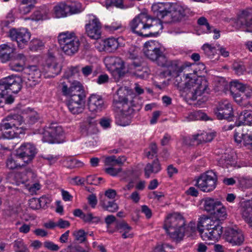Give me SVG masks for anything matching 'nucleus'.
I'll use <instances>...</instances> for the list:
<instances>
[{"instance_id": "47", "label": "nucleus", "mask_w": 252, "mask_h": 252, "mask_svg": "<svg viewBox=\"0 0 252 252\" xmlns=\"http://www.w3.org/2000/svg\"><path fill=\"white\" fill-rule=\"evenodd\" d=\"M26 73H28L35 79L40 81V77L42 74V70L39 69L36 65H31L26 68L25 71Z\"/></svg>"}, {"instance_id": "16", "label": "nucleus", "mask_w": 252, "mask_h": 252, "mask_svg": "<svg viewBox=\"0 0 252 252\" xmlns=\"http://www.w3.org/2000/svg\"><path fill=\"white\" fill-rule=\"evenodd\" d=\"M214 112L219 120L226 119L230 121L233 117V108L232 105L227 101L219 102Z\"/></svg>"}, {"instance_id": "4", "label": "nucleus", "mask_w": 252, "mask_h": 252, "mask_svg": "<svg viewBox=\"0 0 252 252\" xmlns=\"http://www.w3.org/2000/svg\"><path fill=\"white\" fill-rule=\"evenodd\" d=\"M130 31L139 36L149 37L153 35L150 29L154 27L162 28L160 20L152 17L148 14L141 13L135 17L129 23Z\"/></svg>"}, {"instance_id": "18", "label": "nucleus", "mask_w": 252, "mask_h": 252, "mask_svg": "<svg viewBox=\"0 0 252 252\" xmlns=\"http://www.w3.org/2000/svg\"><path fill=\"white\" fill-rule=\"evenodd\" d=\"M185 220L183 217L179 214L174 213L168 216L164 224V228H169L171 233L174 235L175 228L185 227Z\"/></svg>"}, {"instance_id": "34", "label": "nucleus", "mask_w": 252, "mask_h": 252, "mask_svg": "<svg viewBox=\"0 0 252 252\" xmlns=\"http://www.w3.org/2000/svg\"><path fill=\"white\" fill-rule=\"evenodd\" d=\"M54 12L57 18L65 17L69 15L65 1H62L57 3L54 7Z\"/></svg>"}, {"instance_id": "14", "label": "nucleus", "mask_w": 252, "mask_h": 252, "mask_svg": "<svg viewBox=\"0 0 252 252\" xmlns=\"http://www.w3.org/2000/svg\"><path fill=\"white\" fill-rule=\"evenodd\" d=\"M236 25L241 31L252 32V8H247L241 12L238 16Z\"/></svg>"}, {"instance_id": "40", "label": "nucleus", "mask_w": 252, "mask_h": 252, "mask_svg": "<svg viewBox=\"0 0 252 252\" xmlns=\"http://www.w3.org/2000/svg\"><path fill=\"white\" fill-rule=\"evenodd\" d=\"M204 202L203 206L204 210L207 212L210 213L211 214L215 210L218 204L220 202L215 200L213 198L207 197L203 200Z\"/></svg>"}, {"instance_id": "55", "label": "nucleus", "mask_w": 252, "mask_h": 252, "mask_svg": "<svg viewBox=\"0 0 252 252\" xmlns=\"http://www.w3.org/2000/svg\"><path fill=\"white\" fill-rule=\"evenodd\" d=\"M65 165L69 168H74L76 167H81L83 166L84 163L74 158H70L65 161Z\"/></svg>"}, {"instance_id": "2", "label": "nucleus", "mask_w": 252, "mask_h": 252, "mask_svg": "<svg viewBox=\"0 0 252 252\" xmlns=\"http://www.w3.org/2000/svg\"><path fill=\"white\" fill-rule=\"evenodd\" d=\"M60 88L63 95L69 97L67 106L70 111L73 114L83 112L86 95L82 84L77 81H72L67 75L61 83Z\"/></svg>"}, {"instance_id": "41", "label": "nucleus", "mask_w": 252, "mask_h": 252, "mask_svg": "<svg viewBox=\"0 0 252 252\" xmlns=\"http://www.w3.org/2000/svg\"><path fill=\"white\" fill-rule=\"evenodd\" d=\"M30 202L32 208L38 209L44 207L47 204L50 203V200L45 196H42L39 199L32 198Z\"/></svg>"}, {"instance_id": "45", "label": "nucleus", "mask_w": 252, "mask_h": 252, "mask_svg": "<svg viewBox=\"0 0 252 252\" xmlns=\"http://www.w3.org/2000/svg\"><path fill=\"white\" fill-rule=\"evenodd\" d=\"M193 139L194 140L198 141L197 143L200 144L212 141L213 139V135L211 133H202L193 135Z\"/></svg>"}, {"instance_id": "30", "label": "nucleus", "mask_w": 252, "mask_h": 252, "mask_svg": "<svg viewBox=\"0 0 252 252\" xmlns=\"http://www.w3.org/2000/svg\"><path fill=\"white\" fill-rule=\"evenodd\" d=\"M77 38L74 32H61L58 36V42L62 49L69 42L73 41V40H75Z\"/></svg>"}, {"instance_id": "24", "label": "nucleus", "mask_w": 252, "mask_h": 252, "mask_svg": "<svg viewBox=\"0 0 252 252\" xmlns=\"http://www.w3.org/2000/svg\"><path fill=\"white\" fill-rule=\"evenodd\" d=\"M241 212L243 218L252 227V201H247L242 204Z\"/></svg>"}, {"instance_id": "26", "label": "nucleus", "mask_w": 252, "mask_h": 252, "mask_svg": "<svg viewBox=\"0 0 252 252\" xmlns=\"http://www.w3.org/2000/svg\"><path fill=\"white\" fill-rule=\"evenodd\" d=\"M97 123L93 118H88L81 126V132L84 135H88L94 132Z\"/></svg>"}, {"instance_id": "63", "label": "nucleus", "mask_w": 252, "mask_h": 252, "mask_svg": "<svg viewBox=\"0 0 252 252\" xmlns=\"http://www.w3.org/2000/svg\"><path fill=\"white\" fill-rule=\"evenodd\" d=\"M133 75L137 78L145 79L148 77V74L146 71L143 70V68H138L132 72Z\"/></svg>"}, {"instance_id": "13", "label": "nucleus", "mask_w": 252, "mask_h": 252, "mask_svg": "<svg viewBox=\"0 0 252 252\" xmlns=\"http://www.w3.org/2000/svg\"><path fill=\"white\" fill-rule=\"evenodd\" d=\"M36 153L35 147L30 143L23 144L16 150L17 157L20 158L25 165L33 160Z\"/></svg>"}, {"instance_id": "33", "label": "nucleus", "mask_w": 252, "mask_h": 252, "mask_svg": "<svg viewBox=\"0 0 252 252\" xmlns=\"http://www.w3.org/2000/svg\"><path fill=\"white\" fill-rule=\"evenodd\" d=\"M6 164L7 168L10 170L18 169L26 165L21 159L17 157L16 154L14 157L11 156L7 158Z\"/></svg>"}, {"instance_id": "64", "label": "nucleus", "mask_w": 252, "mask_h": 252, "mask_svg": "<svg viewBox=\"0 0 252 252\" xmlns=\"http://www.w3.org/2000/svg\"><path fill=\"white\" fill-rule=\"evenodd\" d=\"M242 135H245V133L242 132L241 128L239 127L235 130L234 138L235 141L238 144L241 143L242 141H243V136Z\"/></svg>"}, {"instance_id": "22", "label": "nucleus", "mask_w": 252, "mask_h": 252, "mask_svg": "<svg viewBox=\"0 0 252 252\" xmlns=\"http://www.w3.org/2000/svg\"><path fill=\"white\" fill-rule=\"evenodd\" d=\"M26 61L27 58L23 54H16L10 60L9 66L10 69L15 71H25L26 69L25 68Z\"/></svg>"}, {"instance_id": "61", "label": "nucleus", "mask_w": 252, "mask_h": 252, "mask_svg": "<svg viewBox=\"0 0 252 252\" xmlns=\"http://www.w3.org/2000/svg\"><path fill=\"white\" fill-rule=\"evenodd\" d=\"M197 24L200 26H205L206 28V32H211L212 27L210 26L207 19L204 17H200L197 20Z\"/></svg>"}, {"instance_id": "21", "label": "nucleus", "mask_w": 252, "mask_h": 252, "mask_svg": "<svg viewBox=\"0 0 252 252\" xmlns=\"http://www.w3.org/2000/svg\"><path fill=\"white\" fill-rule=\"evenodd\" d=\"M169 6L170 4L167 2H157L152 5L151 9L157 17V19L160 20V19H163L165 17H170L171 11L168 10Z\"/></svg>"}, {"instance_id": "53", "label": "nucleus", "mask_w": 252, "mask_h": 252, "mask_svg": "<svg viewBox=\"0 0 252 252\" xmlns=\"http://www.w3.org/2000/svg\"><path fill=\"white\" fill-rule=\"evenodd\" d=\"M87 234V233H86L83 229H80L77 231H75L73 232V235L76 241L80 243H83L86 241Z\"/></svg>"}, {"instance_id": "12", "label": "nucleus", "mask_w": 252, "mask_h": 252, "mask_svg": "<svg viewBox=\"0 0 252 252\" xmlns=\"http://www.w3.org/2000/svg\"><path fill=\"white\" fill-rule=\"evenodd\" d=\"M9 36L13 41H16L19 48H24L31 38V33L26 29H12L10 30Z\"/></svg>"}, {"instance_id": "62", "label": "nucleus", "mask_w": 252, "mask_h": 252, "mask_svg": "<svg viewBox=\"0 0 252 252\" xmlns=\"http://www.w3.org/2000/svg\"><path fill=\"white\" fill-rule=\"evenodd\" d=\"M104 163L105 165L114 167L118 165L117 161L116 160V157L115 156H111L107 157L105 158Z\"/></svg>"}, {"instance_id": "52", "label": "nucleus", "mask_w": 252, "mask_h": 252, "mask_svg": "<svg viewBox=\"0 0 252 252\" xmlns=\"http://www.w3.org/2000/svg\"><path fill=\"white\" fill-rule=\"evenodd\" d=\"M231 94L236 102L241 106H246L247 101H245L242 93L232 92Z\"/></svg>"}, {"instance_id": "49", "label": "nucleus", "mask_w": 252, "mask_h": 252, "mask_svg": "<svg viewBox=\"0 0 252 252\" xmlns=\"http://www.w3.org/2000/svg\"><path fill=\"white\" fill-rule=\"evenodd\" d=\"M232 68L238 75L243 74L246 71L245 65L241 61H235L232 64Z\"/></svg>"}, {"instance_id": "35", "label": "nucleus", "mask_w": 252, "mask_h": 252, "mask_svg": "<svg viewBox=\"0 0 252 252\" xmlns=\"http://www.w3.org/2000/svg\"><path fill=\"white\" fill-rule=\"evenodd\" d=\"M65 2L67 6L69 15L79 13L83 10L82 4L79 2L66 0Z\"/></svg>"}, {"instance_id": "23", "label": "nucleus", "mask_w": 252, "mask_h": 252, "mask_svg": "<svg viewBox=\"0 0 252 252\" xmlns=\"http://www.w3.org/2000/svg\"><path fill=\"white\" fill-rule=\"evenodd\" d=\"M127 101V98L125 96L119 95V91H118L117 94L114 97L112 105L114 110L120 111L121 112L127 111V108L130 107L128 105Z\"/></svg>"}, {"instance_id": "59", "label": "nucleus", "mask_w": 252, "mask_h": 252, "mask_svg": "<svg viewBox=\"0 0 252 252\" xmlns=\"http://www.w3.org/2000/svg\"><path fill=\"white\" fill-rule=\"evenodd\" d=\"M106 64L113 69L117 63L120 62V58L117 57H107L104 60Z\"/></svg>"}, {"instance_id": "28", "label": "nucleus", "mask_w": 252, "mask_h": 252, "mask_svg": "<svg viewBox=\"0 0 252 252\" xmlns=\"http://www.w3.org/2000/svg\"><path fill=\"white\" fill-rule=\"evenodd\" d=\"M119 38L110 37L103 41V49L105 52L112 53L115 51L120 46Z\"/></svg>"}, {"instance_id": "44", "label": "nucleus", "mask_w": 252, "mask_h": 252, "mask_svg": "<svg viewBox=\"0 0 252 252\" xmlns=\"http://www.w3.org/2000/svg\"><path fill=\"white\" fill-rule=\"evenodd\" d=\"M17 2L18 3V11L22 15H26L28 14L34 7V4L19 1H17Z\"/></svg>"}, {"instance_id": "46", "label": "nucleus", "mask_w": 252, "mask_h": 252, "mask_svg": "<svg viewBox=\"0 0 252 252\" xmlns=\"http://www.w3.org/2000/svg\"><path fill=\"white\" fill-rule=\"evenodd\" d=\"M22 76L23 81L25 82L28 87H33L40 82L39 80L35 79L28 73H26L25 71H24Z\"/></svg>"}, {"instance_id": "39", "label": "nucleus", "mask_w": 252, "mask_h": 252, "mask_svg": "<svg viewBox=\"0 0 252 252\" xmlns=\"http://www.w3.org/2000/svg\"><path fill=\"white\" fill-rule=\"evenodd\" d=\"M212 214H213L219 221L225 220L227 217L226 208L221 202L218 204L215 210Z\"/></svg>"}, {"instance_id": "38", "label": "nucleus", "mask_w": 252, "mask_h": 252, "mask_svg": "<svg viewBox=\"0 0 252 252\" xmlns=\"http://www.w3.org/2000/svg\"><path fill=\"white\" fill-rule=\"evenodd\" d=\"M116 226L118 230H119L120 232L122 233V236L123 238L126 239L133 237V234L129 233L131 227L125 221L119 222L117 224Z\"/></svg>"}, {"instance_id": "17", "label": "nucleus", "mask_w": 252, "mask_h": 252, "mask_svg": "<svg viewBox=\"0 0 252 252\" xmlns=\"http://www.w3.org/2000/svg\"><path fill=\"white\" fill-rule=\"evenodd\" d=\"M63 130L62 126L56 123H52L43 133L42 140L49 143L58 142V137L62 135Z\"/></svg>"}, {"instance_id": "58", "label": "nucleus", "mask_w": 252, "mask_h": 252, "mask_svg": "<svg viewBox=\"0 0 252 252\" xmlns=\"http://www.w3.org/2000/svg\"><path fill=\"white\" fill-rule=\"evenodd\" d=\"M40 157L43 159L47 160L50 165H52L55 163L59 158V156L47 154L41 155Z\"/></svg>"}, {"instance_id": "10", "label": "nucleus", "mask_w": 252, "mask_h": 252, "mask_svg": "<svg viewBox=\"0 0 252 252\" xmlns=\"http://www.w3.org/2000/svg\"><path fill=\"white\" fill-rule=\"evenodd\" d=\"M145 56L153 61H156L159 66L165 63L166 57L159 48L157 47L153 41L146 42L143 49Z\"/></svg>"}, {"instance_id": "29", "label": "nucleus", "mask_w": 252, "mask_h": 252, "mask_svg": "<svg viewBox=\"0 0 252 252\" xmlns=\"http://www.w3.org/2000/svg\"><path fill=\"white\" fill-rule=\"evenodd\" d=\"M242 124L247 125H252V111L245 110L240 113L238 121L235 122V125L239 126Z\"/></svg>"}, {"instance_id": "56", "label": "nucleus", "mask_w": 252, "mask_h": 252, "mask_svg": "<svg viewBox=\"0 0 252 252\" xmlns=\"http://www.w3.org/2000/svg\"><path fill=\"white\" fill-rule=\"evenodd\" d=\"M200 227V228H203L204 226H202L201 224L200 223V220L199 221L197 226H196L195 223L193 222H190L187 226V228H185V233L187 234L189 233V234H191L192 233L195 232L196 230L199 232V230L198 229V227Z\"/></svg>"}, {"instance_id": "6", "label": "nucleus", "mask_w": 252, "mask_h": 252, "mask_svg": "<svg viewBox=\"0 0 252 252\" xmlns=\"http://www.w3.org/2000/svg\"><path fill=\"white\" fill-rule=\"evenodd\" d=\"M21 78L11 75L0 80V107H2L4 96L10 93L17 94L22 88Z\"/></svg>"}, {"instance_id": "48", "label": "nucleus", "mask_w": 252, "mask_h": 252, "mask_svg": "<svg viewBox=\"0 0 252 252\" xmlns=\"http://www.w3.org/2000/svg\"><path fill=\"white\" fill-rule=\"evenodd\" d=\"M69 252H91L89 246L85 245L84 247L79 244H71L67 246Z\"/></svg>"}, {"instance_id": "60", "label": "nucleus", "mask_w": 252, "mask_h": 252, "mask_svg": "<svg viewBox=\"0 0 252 252\" xmlns=\"http://www.w3.org/2000/svg\"><path fill=\"white\" fill-rule=\"evenodd\" d=\"M138 49L135 46H131L127 52V56L132 60L137 59L138 57Z\"/></svg>"}, {"instance_id": "25", "label": "nucleus", "mask_w": 252, "mask_h": 252, "mask_svg": "<svg viewBox=\"0 0 252 252\" xmlns=\"http://www.w3.org/2000/svg\"><path fill=\"white\" fill-rule=\"evenodd\" d=\"M134 110L131 107L127 108V111L121 112L120 114L116 117V123L121 126H126L130 123L131 115L134 113Z\"/></svg>"}, {"instance_id": "54", "label": "nucleus", "mask_w": 252, "mask_h": 252, "mask_svg": "<svg viewBox=\"0 0 252 252\" xmlns=\"http://www.w3.org/2000/svg\"><path fill=\"white\" fill-rule=\"evenodd\" d=\"M202 49L203 50L205 54L210 58H212L216 52V48L208 43L204 44Z\"/></svg>"}, {"instance_id": "27", "label": "nucleus", "mask_w": 252, "mask_h": 252, "mask_svg": "<svg viewBox=\"0 0 252 252\" xmlns=\"http://www.w3.org/2000/svg\"><path fill=\"white\" fill-rule=\"evenodd\" d=\"M14 49L7 44L0 46V59L2 63L10 61L15 54L14 53Z\"/></svg>"}, {"instance_id": "3", "label": "nucleus", "mask_w": 252, "mask_h": 252, "mask_svg": "<svg viewBox=\"0 0 252 252\" xmlns=\"http://www.w3.org/2000/svg\"><path fill=\"white\" fill-rule=\"evenodd\" d=\"M23 117L17 114H10L4 118L0 123V137L12 139L25 133L27 128Z\"/></svg>"}, {"instance_id": "31", "label": "nucleus", "mask_w": 252, "mask_h": 252, "mask_svg": "<svg viewBox=\"0 0 252 252\" xmlns=\"http://www.w3.org/2000/svg\"><path fill=\"white\" fill-rule=\"evenodd\" d=\"M161 169V165L158 158L155 159L152 163H148L146 164L144 168L145 176L149 178L152 173L156 174L159 172Z\"/></svg>"}, {"instance_id": "1", "label": "nucleus", "mask_w": 252, "mask_h": 252, "mask_svg": "<svg viewBox=\"0 0 252 252\" xmlns=\"http://www.w3.org/2000/svg\"><path fill=\"white\" fill-rule=\"evenodd\" d=\"M196 69L193 73H189L182 76L180 74H176L174 84L180 91L186 93L189 98L192 100L197 99L198 96L204 94H208L210 89L208 83L204 77L196 74Z\"/></svg>"}, {"instance_id": "51", "label": "nucleus", "mask_w": 252, "mask_h": 252, "mask_svg": "<svg viewBox=\"0 0 252 252\" xmlns=\"http://www.w3.org/2000/svg\"><path fill=\"white\" fill-rule=\"evenodd\" d=\"M112 69L117 72L119 77H123L126 73L124 62L120 58V62L117 63Z\"/></svg>"}, {"instance_id": "8", "label": "nucleus", "mask_w": 252, "mask_h": 252, "mask_svg": "<svg viewBox=\"0 0 252 252\" xmlns=\"http://www.w3.org/2000/svg\"><path fill=\"white\" fill-rule=\"evenodd\" d=\"M42 72L45 78H53L61 71V67L57 61L54 53L50 50L47 58L41 67Z\"/></svg>"}, {"instance_id": "15", "label": "nucleus", "mask_w": 252, "mask_h": 252, "mask_svg": "<svg viewBox=\"0 0 252 252\" xmlns=\"http://www.w3.org/2000/svg\"><path fill=\"white\" fill-rule=\"evenodd\" d=\"M223 237L226 241L233 246H241L245 240L243 231L238 228H226Z\"/></svg>"}, {"instance_id": "11", "label": "nucleus", "mask_w": 252, "mask_h": 252, "mask_svg": "<svg viewBox=\"0 0 252 252\" xmlns=\"http://www.w3.org/2000/svg\"><path fill=\"white\" fill-rule=\"evenodd\" d=\"M165 62L164 64L160 66L166 67L168 69V75H169L180 74L182 72L189 71L190 66L196 65L194 63L182 62L178 60L167 61L166 58Z\"/></svg>"}, {"instance_id": "9", "label": "nucleus", "mask_w": 252, "mask_h": 252, "mask_svg": "<svg viewBox=\"0 0 252 252\" xmlns=\"http://www.w3.org/2000/svg\"><path fill=\"white\" fill-rule=\"evenodd\" d=\"M172 8L170 17L172 22L189 23L191 18L194 15V12L187 7L176 4L173 5Z\"/></svg>"}, {"instance_id": "57", "label": "nucleus", "mask_w": 252, "mask_h": 252, "mask_svg": "<svg viewBox=\"0 0 252 252\" xmlns=\"http://www.w3.org/2000/svg\"><path fill=\"white\" fill-rule=\"evenodd\" d=\"M246 86L242 83H239L237 81H234L231 83L230 86V92H235V89H236L238 91V92L242 94V93L246 90Z\"/></svg>"}, {"instance_id": "36", "label": "nucleus", "mask_w": 252, "mask_h": 252, "mask_svg": "<svg viewBox=\"0 0 252 252\" xmlns=\"http://www.w3.org/2000/svg\"><path fill=\"white\" fill-rule=\"evenodd\" d=\"M169 237L176 242H180L183 240L185 234V227L175 228L173 235L169 230V228H165Z\"/></svg>"}, {"instance_id": "37", "label": "nucleus", "mask_w": 252, "mask_h": 252, "mask_svg": "<svg viewBox=\"0 0 252 252\" xmlns=\"http://www.w3.org/2000/svg\"><path fill=\"white\" fill-rule=\"evenodd\" d=\"M80 41L79 39L77 38L75 40H73L71 44H69L68 45H65L62 49L66 55L71 56L78 51Z\"/></svg>"}, {"instance_id": "42", "label": "nucleus", "mask_w": 252, "mask_h": 252, "mask_svg": "<svg viewBox=\"0 0 252 252\" xmlns=\"http://www.w3.org/2000/svg\"><path fill=\"white\" fill-rule=\"evenodd\" d=\"M187 121H192L195 120L207 121L209 120V117L204 113L201 111H196L191 113L188 116L185 117Z\"/></svg>"}, {"instance_id": "19", "label": "nucleus", "mask_w": 252, "mask_h": 252, "mask_svg": "<svg viewBox=\"0 0 252 252\" xmlns=\"http://www.w3.org/2000/svg\"><path fill=\"white\" fill-rule=\"evenodd\" d=\"M101 23L98 19L93 16L86 25V32L88 35L93 39H98L100 37Z\"/></svg>"}, {"instance_id": "43", "label": "nucleus", "mask_w": 252, "mask_h": 252, "mask_svg": "<svg viewBox=\"0 0 252 252\" xmlns=\"http://www.w3.org/2000/svg\"><path fill=\"white\" fill-rule=\"evenodd\" d=\"M100 203L105 210L110 212H115L118 210V205L114 201H108L104 199L100 200Z\"/></svg>"}, {"instance_id": "32", "label": "nucleus", "mask_w": 252, "mask_h": 252, "mask_svg": "<svg viewBox=\"0 0 252 252\" xmlns=\"http://www.w3.org/2000/svg\"><path fill=\"white\" fill-rule=\"evenodd\" d=\"M23 113L27 115L26 117L27 123L29 125H32L39 122L41 119L40 115L33 109L28 108L23 111Z\"/></svg>"}, {"instance_id": "7", "label": "nucleus", "mask_w": 252, "mask_h": 252, "mask_svg": "<svg viewBox=\"0 0 252 252\" xmlns=\"http://www.w3.org/2000/svg\"><path fill=\"white\" fill-rule=\"evenodd\" d=\"M217 182L216 173L213 170H209L198 176L196 179L195 186L203 192H210L216 189Z\"/></svg>"}, {"instance_id": "50", "label": "nucleus", "mask_w": 252, "mask_h": 252, "mask_svg": "<svg viewBox=\"0 0 252 252\" xmlns=\"http://www.w3.org/2000/svg\"><path fill=\"white\" fill-rule=\"evenodd\" d=\"M85 223L97 224L100 221L99 217L94 216L92 213L84 214L82 219Z\"/></svg>"}, {"instance_id": "20", "label": "nucleus", "mask_w": 252, "mask_h": 252, "mask_svg": "<svg viewBox=\"0 0 252 252\" xmlns=\"http://www.w3.org/2000/svg\"><path fill=\"white\" fill-rule=\"evenodd\" d=\"M106 108V104L101 95L93 94L88 100V109L91 112L97 113L102 111Z\"/></svg>"}, {"instance_id": "5", "label": "nucleus", "mask_w": 252, "mask_h": 252, "mask_svg": "<svg viewBox=\"0 0 252 252\" xmlns=\"http://www.w3.org/2000/svg\"><path fill=\"white\" fill-rule=\"evenodd\" d=\"M200 223L203 228L198 227L199 233L203 240H218L220 238L222 232L223 227L220 224L219 221H214L207 217H202L200 219Z\"/></svg>"}]
</instances>
